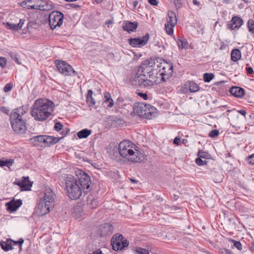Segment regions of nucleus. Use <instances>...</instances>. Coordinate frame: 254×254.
I'll return each instance as SVG.
<instances>
[{
	"mask_svg": "<svg viewBox=\"0 0 254 254\" xmlns=\"http://www.w3.org/2000/svg\"><path fill=\"white\" fill-rule=\"evenodd\" d=\"M118 150L121 156L129 162L140 163L145 159L144 153L130 140L121 141L119 145Z\"/></svg>",
	"mask_w": 254,
	"mask_h": 254,
	"instance_id": "1",
	"label": "nucleus"
},
{
	"mask_svg": "<svg viewBox=\"0 0 254 254\" xmlns=\"http://www.w3.org/2000/svg\"><path fill=\"white\" fill-rule=\"evenodd\" d=\"M54 104L50 100L41 98L37 99L31 108V115L36 121L46 120L54 112Z\"/></svg>",
	"mask_w": 254,
	"mask_h": 254,
	"instance_id": "2",
	"label": "nucleus"
},
{
	"mask_svg": "<svg viewBox=\"0 0 254 254\" xmlns=\"http://www.w3.org/2000/svg\"><path fill=\"white\" fill-rule=\"evenodd\" d=\"M26 113L23 107L14 109L9 115V121L13 131L17 134H24L27 130L26 124L22 116Z\"/></svg>",
	"mask_w": 254,
	"mask_h": 254,
	"instance_id": "3",
	"label": "nucleus"
},
{
	"mask_svg": "<svg viewBox=\"0 0 254 254\" xmlns=\"http://www.w3.org/2000/svg\"><path fill=\"white\" fill-rule=\"evenodd\" d=\"M65 190L68 196L75 200L80 197L84 190L81 188L77 180L71 175L65 179Z\"/></svg>",
	"mask_w": 254,
	"mask_h": 254,
	"instance_id": "4",
	"label": "nucleus"
},
{
	"mask_svg": "<svg viewBox=\"0 0 254 254\" xmlns=\"http://www.w3.org/2000/svg\"><path fill=\"white\" fill-rule=\"evenodd\" d=\"M155 62L152 60H146L138 67V71L135 76H141L140 75H144L146 76V74H148L149 78L151 76L155 73Z\"/></svg>",
	"mask_w": 254,
	"mask_h": 254,
	"instance_id": "5",
	"label": "nucleus"
},
{
	"mask_svg": "<svg viewBox=\"0 0 254 254\" xmlns=\"http://www.w3.org/2000/svg\"><path fill=\"white\" fill-rule=\"evenodd\" d=\"M77 181L84 193H87L91 190V181L89 176L82 170H78L76 172Z\"/></svg>",
	"mask_w": 254,
	"mask_h": 254,
	"instance_id": "6",
	"label": "nucleus"
},
{
	"mask_svg": "<svg viewBox=\"0 0 254 254\" xmlns=\"http://www.w3.org/2000/svg\"><path fill=\"white\" fill-rule=\"evenodd\" d=\"M56 64L59 71L64 76H74L77 75L76 71L66 62L57 61Z\"/></svg>",
	"mask_w": 254,
	"mask_h": 254,
	"instance_id": "7",
	"label": "nucleus"
},
{
	"mask_svg": "<svg viewBox=\"0 0 254 254\" xmlns=\"http://www.w3.org/2000/svg\"><path fill=\"white\" fill-rule=\"evenodd\" d=\"M129 242L121 234H116L111 240V245L115 251L122 250L128 246Z\"/></svg>",
	"mask_w": 254,
	"mask_h": 254,
	"instance_id": "8",
	"label": "nucleus"
},
{
	"mask_svg": "<svg viewBox=\"0 0 254 254\" xmlns=\"http://www.w3.org/2000/svg\"><path fill=\"white\" fill-rule=\"evenodd\" d=\"M64 14L58 11L52 12L49 16V23L51 29H55L57 27H60L63 23Z\"/></svg>",
	"mask_w": 254,
	"mask_h": 254,
	"instance_id": "9",
	"label": "nucleus"
},
{
	"mask_svg": "<svg viewBox=\"0 0 254 254\" xmlns=\"http://www.w3.org/2000/svg\"><path fill=\"white\" fill-rule=\"evenodd\" d=\"M135 76L131 80V83L133 85L139 86L141 87L150 88L153 86L155 82V80L148 79L147 76L144 75Z\"/></svg>",
	"mask_w": 254,
	"mask_h": 254,
	"instance_id": "10",
	"label": "nucleus"
},
{
	"mask_svg": "<svg viewBox=\"0 0 254 254\" xmlns=\"http://www.w3.org/2000/svg\"><path fill=\"white\" fill-rule=\"evenodd\" d=\"M177 23V19L175 13L173 11L168 12L167 23L165 24V29L166 32L170 35L174 33V27Z\"/></svg>",
	"mask_w": 254,
	"mask_h": 254,
	"instance_id": "11",
	"label": "nucleus"
},
{
	"mask_svg": "<svg viewBox=\"0 0 254 254\" xmlns=\"http://www.w3.org/2000/svg\"><path fill=\"white\" fill-rule=\"evenodd\" d=\"M56 197V195L53 190L49 187H46L44 196L40 200L47 203L51 207H54Z\"/></svg>",
	"mask_w": 254,
	"mask_h": 254,
	"instance_id": "12",
	"label": "nucleus"
},
{
	"mask_svg": "<svg viewBox=\"0 0 254 254\" xmlns=\"http://www.w3.org/2000/svg\"><path fill=\"white\" fill-rule=\"evenodd\" d=\"M53 208V207H51L47 203L40 200L39 202L35 208V212L38 215L43 216L48 214Z\"/></svg>",
	"mask_w": 254,
	"mask_h": 254,
	"instance_id": "13",
	"label": "nucleus"
},
{
	"mask_svg": "<svg viewBox=\"0 0 254 254\" xmlns=\"http://www.w3.org/2000/svg\"><path fill=\"white\" fill-rule=\"evenodd\" d=\"M162 80L166 81L172 76L173 73V66L172 64H166L161 69L159 70Z\"/></svg>",
	"mask_w": 254,
	"mask_h": 254,
	"instance_id": "14",
	"label": "nucleus"
},
{
	"mask_svg": "<svg viewBox=\"0 0 254 254\" xmlns=\"http://www.w3.org/2000/svg\"><path fill=\"white\" fill-rule=\"evenodd\" d=\"M149 40V35L146 34L141 38H131L128 40L129 44L133 47H141L145 45Z\"/></svg>",
	"mask_w": 254,
	"mask_h": 254,
	"instance_id": "15",
	"label": "nucleus"
},
{
	"mask_svg": "<svg viewBox=\"0 0 254 254\" xmlns=\"http://www.w3.org/2000/svg\"><path fill=\"white\" fill-rule=\"evenodd\" d=\"M13 184L20 187L22 191L30 190L32 186V182L29 180L28 177H24L22 181H15Z\"/></svg>",
	"mask_w": 254,
	"mask_h": 254,
	"instance_id": "16",
	"label": "nucleus"
},
{
	"mask_svg": "<svg viewBox=\"0 0 254 254\" xmlns=\"http://www.w3.org/2000/svg\"><path fill=\"white\" fill-rule=\"evenodd\" d=\"M243 23V20L241 18L238 16H234L227 24V28L231 30L239 29Z\"/></svg>",
	"mask_w": 254,
	"mask_h": 254,
	"instance_id": "17",
	"label": "nucleus"
},
{
	"mask_svg": "<svg viewBox=\"0 0 254 254\" xmlns=\"http://www.w3.org/2000/svg\"><path fill=\"white\" fill-rule=\"evenodd\" d=\"M99 231L102 236H105L113 233L114 227L113 225L110 223H105L100 226Z\"/></svg>",
	"mask_w": 254,
	"mask_h": 254,
	"instance_id": "18",
	"label": "nucleus"
},
{
	"mask_svg": "<svg viewBox=\"0 0 254 254\" xmlns=\"http://www.w3.org/2000/svg\"><path fill=\"white\" fill-rule=\"evenodd\" d=\"M40 0H26L21 3L23 8L27 9H38Z\"/></svg>",
	"mask_w": 254,
	"mask_h": 254,
	"instance_id": "19",
	"label": "nucleus"
},
{
	"mask_svg": "<svg viewBox=\"0 0 254 254\" xmlns=\"http://www.w3.org/2000/svg\"><path fill=\"white\" fill-rule=\"evenodd\" d=\"M54 8V5L51 1L40 0L38 9L43 11H49Z\"/></svg>",
	"mask_w": 254,
	"mask_h": 254,
	"instance_id": "20",
	"label": "nucleus"
},
{
	"mask_svg": "<svg viewBox=\"0 0 254 254\" xmlns=\"http://www.w3.org/2000/svg\"><path fill=\"white\" fill-rule=\"evenodd\" d=\"M44 135L35 136L30 139V143L35 146H44Z\"/></svg>",
	"mask_w": 254,
	"mask_h": 254,
	"instance_id": "21",
	"label": "nucleus"
},
{
	"mask_svg": "<svg viewBox=\"0 0 254 254\" xmlns=\"http://www.w3.org/2000/svg\"><path fill=\"white\" fill-rule=\"evenodd\" d=\"M138 23L136 22L125 21L123 25V28L125 31L128 32H133L137 27Z\"/></svg>",
	"mask_w": 254,
	"mask_h": 254,
	"instance_id": "22",
	"label": "nucleus"
},
{
	"mask_svg": "<svg viewBox=\"0 0 254 254\" xmlns=\"http://www.w3.org/2000/svg\"><path fill=\"white\" fill-rule=\"evenodd\" d=\"M145 109H146V104L138 103L134 106L133 112L137 115L143 117L144 112L145 111Z\"/></svg>",
	"mask_w": 254,
	"mask_h": 254,
	"instance_id": "23",
	"label": "nucleus"
},
{
	"mask_svg": "<svg viewBox=\"0 0 254 254\" xmlns=\"http://www.w3.org/2000/svg\"><path fill=\"white\" fill-rule=\"evenodd\" d=\"M60 138L53 136L44 135V147L57 143Z\"/></svg>",
	"mask_w": 254,
	"mask_h": 254,
	"instance_id": "24",
	"label": "nucleus"
},
{
	"mask_svg": "<svg viewBox=\"0 0 254 254\" xmlns=\"http://www.w3.org/2000/svg\"><path fill=\"white\" fill-rule=\"evenodd\" d=\"M229 92L233 96L238 98H242L245 94L244 89L238 86L232 87L230 89Z\"/></svg>",
	"mask_w": 254,
	"mask_h": 254,
	"instance_id": "25",
	"label": "nucleus"
},
{
	"mask_svg": "<svg viewBox=\"0 0 254 254\" xmlns=\"http://www.w3.org/2000/svg\"><path fill=\"white\" fill-rule=\"evenodd\" d=\"M93 93L92 90H88L86 95V102L90 108H94L95 107L96 102L93 97Z\"/></svg>",
	"mask_w": 254,
	"mask_h": 254,
	"instance_id": "26",
	"label": "nucleus"
},
{
	"mask_svg": "<svg viewBox=\"0 0 254 254\" xmlns=\"http://www.w3.org/2000/svg\"><path fill=\"white\" fill-rule=\"evenodd\" d=\"M24 21L25 20L23 19H20L18 24L7 23V28L9 29L18 31L22 28L24 23Z\"/></svg>",
	"mask_w": 254,
	"mask_h": 254,
	"instance_id": "27",
	"label": "nucleus"
},
{
	"mask_svg": "<svg viewBox=\"0 0 254 254\" xmlns=\"http://www.w3.org/2000/svg\"><path fill=\"white\" fill-rule=\"evenodd\" d=\"M1 249L5 252L12 249V240H7L6 241H1L0 243Z\"/></svg>",
	"mask_w": 254,
	"mask_h": 254,
	"instance_id": "28",
	"label": "nucleus"
},
{
	"mask_svg": "<svg viewBox=\"0 0 254 254\" xmlns=\"http://www.w3.org/2000/svg\"><path fill=\"white\" fill-rule=\"evenodd\" d=\"M104 97L105 100L103 101V104H107L108 107L112 108L114 105V101L111 98L110 93L108 92H105Z\"/></svg>",
	"mask_w": 254,
	"mask_h": 254,
	"instance_id": "29",
	"label": "nucleus"
},
{
	"mask_svg": "<svg viewBox=\"0 0 254 254\" xmlns=\"http://www.w3.org/2000/svg\"><path fill=\"white\" fill-rule=\"evenodd\" d=\"M241 57V51L238 49H235L232 50L231 54V60L234 62H237Z\"/></svg>",
	"mask_w": 254,
	"mask_h": 254,
	"instance_id": "30",
	"label": "nucleus"
},
{
	"mask_svg": "<svg viewBox=\"0 0 254 254\" xmlns=\"http://www.w3.org/2000/svg\"><path fill=\"white\" fill-rule=\"evenodd\" d=\"M91 133V130L85 128L79 131L77 133V136L79 138L87 137Z\"/></svg>",
	"mask_w": 254,
	"mask_h": 254,
	"instance_id": "31",
	"label": "nucleus"
},
{
	"mask_svg": "<svg viewBox=\"0 0 254 254\" xmlns=\"http://www.w3.org/2000/svg\"><path fill=\"white\" fill-rule=\"evenodd\" d=\"M189 88L191 92H197L199 89V87L198 84L193 81H190L189 82Z\"/></svg>",
	"mask_w": 254,
	"mask_h": 254,
	"instance_id": "32",
	"label": "nucleus"
},
{
	"mask_svg": "<svg viewBox=\"0 0 254 254\" xmlns=\"http://www.w3.org/2000/svg\"><path fill=\"white\" fill-rule=\"evenodd\" d=\"M125 100L123 97H119L115 103V106L117 108H124L126 106V104L124 103Z\"/></svg>",
	"mask_w": 254,
	"mask_h": 254,
	"instance_id": "33",
	"label": "nucleus"
},
{
	"mask_svg": "<svg viewBox=\"0 0 254 254\" xmlns=\"http://www.w3.org/2000/svg\"><path fill=\"white\" fill-rule=\"evenodd\" d=\"M248 27L249 31L254 37V21L253 19H249L248 21Z\"/></svg>",
	"mask_w": 254,
	"mask_h": 254,
	"instance_id": "34",
	"label": "nucleus"
},
{
	"mask_svg": "<svg viewBox=\"0 0 254 254\" xmlns=\"http://www.w3.org/2000/svg\"><path fill=\"white\" fill-rule=\"evenodd\" d=\"M188 43L185 39H179L178 41V45L181 49L186 48Z\"/></svg>",
	"mask_w": 254,
	"mask_h": 254,
	"instance_id": "35",
	"label": "nucleus"
},
{
	"mask_svg": "<svg viewBox=\"0 0 254 254\" xmlns=\"http://www.w3.org/2000/svg\"><path fill=\"white\" fill-rule=\"evenodd\" d=\"M214 77L212 73H205L203 75V80L205 82H209Z\"/></svg>",
	"mask_w": 254,
	"mask_h": 254,
	"instance_id": "36",
	"label": "nucleus"
},
{
	"mask_svg": "<svg viewBox=\"0 0 254 254\" xmlns=\"http://www.w3.org/2000/svg\"><path fill=\"white\" fill-rule=\"evenodd\" d=\"M12 164H13V161L12 159H6L5 160H3L0 167L6 166V167L10 168V166H11L12 165Z\"/></svg>",
	"mask_w": 254,
	"mask_h": 254,
	"instance_id": "37",
	"label": "nucleus"
},
{
	"mask_svg": "<svg viewBox=\"0 0 254 254\" xmlns=\"http://www.w3.org/2000/svg\"><path fill=\"white\" fill-rule=\"evenodd\" d=\"M98 203L96 199H93L88 203V206L91 209L95 208L98 206Z\"/></svg>",
	"mask_w": 254,
	"mask_h": 254,
	"instance_id": "38",
	"label": "nucleus"
},
{
	"mask_svg": "<svg viewBox=\"0 0 254 254\" xmlns=\"http://www.w3.org/2000/svg\"><path fill=\"white\" fill-rule=\"evenodd\" d=\"M166 209H167L168 211L170 213H173L179 209V208L176 206H169L166 205L165 206Z\"/></svg>",
	"mask_w": 254,
	"mask_h": 254,
	"instance_id": "39",
	"label": "nucleus"
},
{
	"mask_svg": "<svg viewBox=\"0 0 254 254\" xmlns=\"http://www.w3.org/2000/svg\"><path fill=\"white\" fill-rule=\"evenodd\" d=\"M219 134V131L217 129H213L209 133V136L211 138H215Z\"/></svg>",
	"mask_w": 254,
	"mask_h": 254,
	"instance_id": "40",
	"label": "nucleus"
},
{
	"mask_svg": "<svg viewBox=\"0 0 254 254\" xmlns=\"http://www.w3.org/2000/svg\"><path fill=\"white\" fill-rule=\"evenodd\" d=\"M7 204L8 209L11 211H15L20 206V205H16L15 203H8Z\"/></svg>",
	"mask_w": 254,
	"mask_h": 254,
	"instance_id": "41",
	"label": "nucleus"
},
{
	"mask_svg": "<svg viewBox=\"0 0 254 254\" xmlns=\"http://www.w3.org/2000/svg\"><path fill=\"white\" fill-rule=\"evenodd\" d=\"M136 254H149V251L145 249L138 248L136 250Z\"/></svg>",
	"mask_w": 254,
	"mask_h": 254,
	"instance_id": "42",
	"label": "nucleus"
},
{
	"mask_svg": "<svg viewBox=\"0 0 254 254\" xmlns=\"http://www.w3.org/2000/svg\"><path fill=\"white\" fill-rule=\"evenodd\" d=\"M197 155L199 158L206 159L208 157V154L206 152L200 150L198 151Z\"/></svg>",
	"mask_w": 254,
	"mask_h": 254,
	"instance_id": "43",
	"label": "nucleus"
},
{
	"mask_svg": "<svg viewBox=\"0 0 254 254\" xmlns=\"http://www.w3.org/2000/svg\"><path fill=\"white\" fill-rule=\"evenodd\" d=\"M232 242L234 244V246L239 250L242 249V245L239 241H237L234 240H232Z\"/></svg>",
	"mask_w": 254,
	"mask_h": 254,
	"instance_id": "44",
	"label": "nucleus"
},
{
	"mask_svg": "<svg viewBox=\"0 0 254 254\" xmlns=\"http://www.w3.org/2000/svg\"><path fill=\"white\" fill-rule=\"evenodd\" d=\"M195 162L198 166H202L207 164L206 160H202L201 158H197L195 159Z\"/></svg>",
	"mask_w": 254,
	"mask_h": 254,
	"instance_id": "45",
	"label": "nucleus"
},
{
	"mask_svg": "<svg viewBox=\"0 0 254 254\" xmlns=\"http://www.w3.org/2000/svg\"><path fill=\"white\" fill-rule=\"evenodd\" d=\"M23 242H24V240L22 238L19 239L17 241H12V246L14 244L18 245H19V250H20V251H21V250H22V245Z\"/></svg>",
	"mask_w": 254,
	"mask_h": 254,
	"instance_id": "46",
	"label": "nucleus"
},
{
	"mask_svg": "<svg viewBox=\"0 0 254 254\" xmlns=\"http://www.w3.org/2000/svg\"><path fill=\"white\" fill-rule=\"evenodd\" d=\"M147 107L149 109V112H150V118L152 117V114H154L155 113L156 109L155 108L152 106L150 104H146V108H147Z\"/></svg>",
	"mask_w": 254,
	"mask_h": 254,
	"instance_id": "47",
	"label": "nucleus"
},
{
	"mask_svg": "<svg viewBox=\"0 0 254 254\" xmlns=\"http://www.w3.org/2000/svg\"><path fill=\"white\" fill-rule=\"evenodd\" d=\"M6 60L5 58L3 57H0V66L3 68L6 66Z\"/></svg>",
	"mask_w": 254,
	"mask_h": 254,
	"instance_id": "48",
	"label": "nucleus"
},
{
	"mask_svg": "<svg viewBox=\"0 0 254 254\" xmlns=\"http://www.w3.org/2000/svg\"><path fill=\"white\" fill-rule=\"evenodd\" d=\"M63 127V125L61 123H56L54 128L56 131H60Z\"/></svg>",
	"mask_w": 254,
	"mask_h": 254,
	"instance_id": "49",
	"label": "nucleus"
},
{
	"mask_svg": "<svg viewBox=\"0 0 254 254\" xmlns=\"http://www.w3.org/2000/svg\"><path fill=\"white\" fill-rule=\"evenodd\" d=\"M12 85L11 84L8 83V84H7L5 85V86L4 87L3 90H4V92H7L10 91L12 89Z\"/></svg>",
	"mask_w": 254,
	"mask_h": 254,
	"instance_id": "50",
	"label": "nucleus"
},
{
	"mask_svg": "<svg viewBox=\"0 0 254 254\" xmlns=\"http://www.w3.org/2000/svg\"><path fill=\"white\" fill-rule=\"evenodd\" d=\"M149 109L147 107V108H146V109H145V111L144 112L143 117H145L146 119H150V112H149Z\"/></svg>",
	"mask_w": 254,
	"mask_h": 254,
	"instance_id": "51",
	"label": "nucleus"
},
{
	"mask_svg": "<svg viewBox=\"0 0 254 254\" xmlns=\"http://www.w3.org/2000/svg\"><path fill=\"white\" fill-rule=\"evenodd\" d=\"M248 160L250 164H254V153L249 157Z\"/></svg>",
	"mask_w": 254,
	"mask_h": 254,
	"instance_id": "52",
	"label": "nucleus"
},
{
	"mask_svg": "<svg viewBox=\"0 0 254 254\" xmlns=\"http://www.w3.org/2000/svg\"><path fill=\"white\" fill-rule=\"evenodd\" d=\"M148 2L152 5H155V6H156L157 5L158 3V2L157 0H148Z\"/></svg>",
	"mask_w": 254,
	"mask_h": 254,
	"instance_id": "53",
	"label": "nucleus"
},
{
	"mask_svg": "<svg viewBox=\"0 0 254 254\" xmlns=\"http://www.w3.org/2000/svg\"><path fill=\"white\" fill-rule=\"evenodd\" d=\"M138 95L144 100H147L148 98V96L146 93H139Z\"/></svg>",
	"mask_w": 254,
	"mask_h": 254,
	"instance_id": "54",
	"label": "nucleus"
},
{
	"mask_svg": "<svg viewBox=\"0 0 254 254\" xmlns=\"http://www.w3.org/2000/svg\"><path fill=\"white\" fill-rule=\"evenodd\" d=\"M180 140V138L176 137L174 140V143L178 145Z\"/></svg>",
	"mask_w": 254,
	"mask_h": 254,
	"instance_id": "55",
	"label": "nucleus"
},
{
	"mask_svg": "<svg viewBox=\"0 0 254 254\" xmlns=\"http://www.w3.org/2000/svg\"><path fill=\"white\" fill-rule=\"evenodd\" d=\"M89 254H102V252L101 250H100L99 249H98V250L93 252L92 253Z\"/></svg>",
	"mask_w": 254,
	"mask_h": 254,
	"instance_id": "56",
	"label": "nucleus"
},
{
	"mask_svg": "<svg viewBox=\"0 0 254 254\" xmlns=\"http://www.w3.org/2000/svg\"><path fill=\"white\" fill-rule=\"evenodd\" d=\"M247 71L250 74H252L254 72V70L253 68L251 67H249L247 68Z\"/></svg>",
	"mask_w": 254,
	"mask_h": 254,
	"instance_id": "57",
	"label": "nucleus"
},
{
	"mask_svg": "<svg viewBox=\"0 0 254 254\" xmlns=\"http://www.w3.org/2000/svg\"><path fill=\"white\" fill-rule=\"evenodd\" d=\"M242 115L245 116L246 115V111L245 110H241L238 111Z\"/></svg>",
	"mask_w": 254,
	"mask_h": 254,
	"instance_id": "58",
	"label": "nucleus"
},
{
	"mask_svg": "<svg viewBox=\"0 0 254 254\" xmlns=\"http://www.w3.org/2000/svg\"><path fill=\"white\" fill-rule=\"evenodd\" d=\"M113 23V21L112 20H108L106 21L105 24L107 25H111Z\"/></svg>",
	"mask_w": 254,
	"mask_h": 254,
	"instance_id": "59",
	"label": "nucleus"
},
{
	"mask_svg": "<svg viewBox=\"0 0 254 254\" xmlns=\"http://www.w3.org/2000/svg\"><path fill=\"white\" fill-rule=\"evenodd\" d=\"M223 253H224V254H232L231 251L227 249L224 250Z\"/></svg>",
	"mask_w": 254,
	"mask_h": 254,
	"instance_id": "60",
	"label": "nucleus"
},
{
	"mask_svg": "<svg viewBox=\"0 0 254 254\" xmlns=\"http://www.w3.org/2000/svg\"><path fill=\"white\" fill-rule=\"evenodd\" d=\"M2 111L4 113H5V114H8V112H9V110L8 109H6V108H3V109L2 110Z\"/></svg>",
	"mask_w": 254,
	"mask_h": 254,
	"instance_id": "61",
	"label": "nucleus"
},
{
	"mask_svg": "<svg viewBox=\"0 0 254 254\" xmlns=\"http://www.w3.org/2000/svg\"><path fill=\"white\" fill-rule=\"evenodd\" d=\"M192 2L195 5H199V2H198L197 0H193Z\"/></svg>",
	"mask_w": 254,
	"mask_h": 254,
	"instance_id": "62",
	"label": "nucleus"
},
{
	"mask_svg": "<svg viewBox=\"0 0 254 254\" xmlns=\"http://www.w3.org/2000/svg\"><path fill=\"white\" fill-rule=\"evenodd\" d=\"M138 1L135 0V1H134L133 2V6L134 7H136V6L138 4Z\"/></svg>",
	"mask_w": 254,
	"mask_h": 254,
	"instance_id": "63",
	"label": "nucleus"
},
{
	"mask_svg": "<svg viewBox=\"0 0 254 254\" xmlns=\"http://www.w3.org/2000/svg\"><path fill=\"white\" fill-rule=\"evenodd\" d=\"M251 250H252V251L254 252V243L252 244Z\"/></svg>",
	"mask_w": 254,
	"mask_h": 254,
	"instance_id": "64",
	"label": "nucleus"
}]
</instances>
